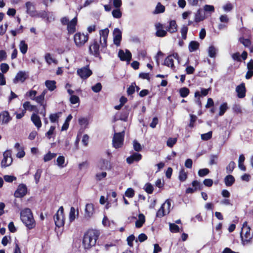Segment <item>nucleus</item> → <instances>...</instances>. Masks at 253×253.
Wrapping results in <instances>:
<instances>
[{
  "mask_svg": "<svg viewBox=\"0 0 253 253\" xmlns=\"http://www.w3.org/2000/svg\"><path fill=\"white\" fill-rule=\"evenodd\" d=\"M99 230L91 229L88 230L84 235L83 245L85 249L91 248L95 245L100 235Z\"/></svg>",
  "mask_w": 253,
  "mask_h": 253,
  "instance_id": "f257e3e1",
  "label": "nucleus"
},
{
  "mask_svg": "<svg viewBox=\"0 0 253 253\" xmlns=\"http://www.w3.org/2000/svg\"><path fill=\"white\" fill-rule=\"evenodd\" d=\"M20 218L22 222L29 229H32L35 227L36 222L30 209L23 210L20 213Z\"/></svg>",
  "mask_w": 253,
  "mask_h": 253,
  "instance_id": "f03ea898",
  "label": "nucleus"
},
{
  "mask_svg": "<svg viewBox=\"0 0 253 253\" xmlns=\"http://www.w3.org/2000/svg\"><path fill=\"white\" fill-rule=\"evenodd\" d=\"M240 235L242 244L243 246L252 244L253 234L251 232L250 228H242Z\"/></svg>",
  "mask_w": 253,
  "mask_h": 253,
  "instance_id": "7ed1b4c3",
  "label": "nucleus"
},
{
  "mask_svg": "<svg viewBox=\"0 0 253 253\" xmlns=\"http://www.w3.org/2000/svg\"><path fill=\"white\" fill-rule=\"evenodd\" d=\"M170 209L171 203L169 200H167L157 211L156 216L160 218L163 217L169 213L170 211Z\"/></svg>",
  "mask_w": 253,
  "mask_h": 253,
  "instance_id": "20e7f679",
  "label": "nucleus"
},
{
  "mask_svg": "<svg viewBox=\"0 0 253 253\" xmlns=\"http://www.w3.org/2000/svg\"><path fill=\"white\" fill-rule=\"evenodd\" d=\"M54 220L56 226L60 227L64 225L65 218L63 207H60L57 211L56 213L54 216Z\"/></svg>",
  "mask_w": 253,
  "mask_h": 253,
  "instance_id": "39448f33",
  "label": "nucleus"
},
{
  "mask_svg": "<svg viewBox=\"0 0 253 253\" xmlns=\"http://www.w3.org/2000/svg\"><path fill=\"white\" fill-rule=\"evenodd\" d=\"M88 36L83 33H77L74 35V40L77 47H81L88 41Z\"/></svg>",
  "mask_w": 253,
  "mask_h": 253,
  "instance_id": "423d86ee",
  "label": "nucleus"
},
{
  "mask_svg": "<svg viewBox=\"0 0 253 253\" xmlns=\"http://www.w3.org/2000/svg\"><path fill=\"white\" fill-rule=\"evenodd\" d=\"M125 131L115 133L113 139V145L115 148H119L122 146L124 142Z\"/></svg>",
  "mask_w": 253,
  "mask_h": 253,
  "instance_id": "0eeeda50",
  "label": "nucleus"
},
{
  "mask_svg": "<svg viewBox=\"0 0 253 253\" xmlns=\"http://www.w3.org/2000/svg\"><path fill=\"white\" fill-rule=\"evenodd\" d=\"M3 159L1 162V166L2 168H6L9 166L12 163L11 157V151L7 150L3 154Z\"/></svg>",
  "mask_w": 253,
  "mask_h": 253,
  "instance_id": "6e6552de",
  "label": "nucleus"
},
{
  "mask_svg": "<svg viewBox=\"0 0 253 253\" xmlns=\"http://www.w3.org/2000/svg\"><path fill=\"white\" fill-rule=\"evenodd\" d=\"M174 59L177 60L178 62H179V56L177 53H173L169 55L164 61V65L174 70L175 69L174 65Z\"/></svg>",
  "mask_w": 253,
  "mask_h": 253,
  "instance_id": "1a4fd4ad",
  "label": "nucleus"
},
{
  "mask_svg": "<svg viewBox=\"0 0 253 253\" xmlns=\"http://www.w3.org/2000/svg\"><path fill=\"white\" fill-rule=\"evenodd\" d=\"M109 33V30L108 28H105L99 31L100 35V41L99 42L101 44L102 48H105L107 46V40Z\"/></svg>",
  "mask_w": 253,
  "mask_h": 253,
  "instance_id": "9d476101",
  "label": "nucleus"
},
{
  "mask_svg": "<svg viewBox=\"0 0 253 253\" xmlns=\"http://www.w3.org/2000/svg\"><path fill=\"white\" fill-rule=\"evenodd\" d=\"M77 72V74L83 80L88 78L92 73L88 66L78 69Z\"/></svg>",
  "mask_w": 253,
  "mask_h": 253,
  "instance_id": "9b49d317",
  "label": "nucleus"
},
{
  "mask_svg": "<svg viewBox=\"0 0 253 253\" xmlns=\"http://www.w3.org/2000/svg\"><path fill=\"white\" fill-rule=\"evenodd\" d=\"M97 168L101 170H109L111 168V165L108 160L101 159L97 164Z\"/></svg>",
  "mask_w": 253,
  "mask_h": 253,
  "instance_id": "f8f14e48",
  "label": "nucleus"
},
{
  "mask_svg": "<svg viewBox=\"0 0 253 253\" xmlns=\"http://www.w3.org/2000/svg\"><path fill=\"white\" fill-rule=\"evenodd\" d=\"M118 56L121 60L129 62L131 59V53L127 49H126L125 52L120 49L118 52Z\"/></svg>",
  "mask_w": 253,
  "mask_h": 253,
  "instance_id": "ddd939ff",
  "label": "nucleus"
},
{
  "mask_svg": "<svg viewBox=\"0 0 253 253\" xmlns=\"http://www.w3.org/2000/svg\"><path fill=\"white\" fill-rule=\"evenodd\" d=\"M25 6L27 13L32 17H35L37 15V11L34 3L28 1L25 3Z\"/></svg>",
  "mask_w": 253,
  "mask_h": 253,
  "instance_id": "4468645a",
  "label": "nucleus"
},
{
  "mask_svg": "<svg viewBox=\"0 0 253 253\" xmlns=\"http://www.w3.org/2000/svg\"><path fill=\"white\" fill-rule=\"evenodd\" d=\"M89 50L90 53L94 55L95 57H98L99 55V45L97 41L94 40L93 43H92L89 47Z\"/></svg>",
  "mask_w": 253,
  "mask_h": 253,
  "instance_id": "2eb2a0df",
  "label": "nucleus"
},
{
  "mask_svg": "<svg viewBox=\"0 0 253 253\" xmlns=\"http://www.w3.org/2000/svg\"><path fill=\"white\" fill-rule=\"evenodd\" d=\"M27 193V187L24 184H20L18 186L14 193L15 197L20 198L24 196Z\"/></svg>",
  "mask_w": 253,
  "mask_h": 253,
  "instance_id": "dca6fc26",
  "label": "nucleus"
},
{
  "mask_svg": "<svg viewBox=\"0 0 253 253\" xmlns=\"http://www.w3.org/2000/svg\"><path fill=\"white\" fill-rule=\"evenodd\" d=\"M11 118L10 117L8 111H2L0 114V124L1 125L8 124Z\"/></svg>",
  "mask_w": 253,
  "mask_h": 253,
  "instance_id": "f3484780",
  "label": "nucleus"
},
{
  "mask_svg": "<svg viewBox=\"0 0 253 253\" xmlns=\"http://www.w3.org/2000/svg\"><path fill=\"white\" fill-rule=\"evenodd\" d=\"M113 36L114 44L117 46H119L122 39V32L118 28H115L113 32Z\"/></svg>",
  "mask_w": 253,
  "mask_h": 253,
  "instance_id": "a211bd4d",
  "label": "nucleus"
},
{
  "mask_svg": "<svg viewBox=\"0 0 253 253\" xmlns=\"http://www.w3.org/2000/svg\"><path fill=\"white\" fill-rule=\"evenodd\" d=\"M77 24V18L74 17L70 23L67 25V30L68 34H72L76 31V26Z\"/></svg>",
  "mask_w": 253,
  "mask_h": 253,
  "instance_id": "6ab92c4d",
  "label": "nucleus"
},
{
  "mask_svg": "<svg viewBox=\"0 0 253 253\" xmlns=\"http://www.w3.org/2000/svg\"><path fill=\"white\" fill-rule=\"evenodd\" d=\"M156 32V35L158 37H164L167 35V31L164 30L163 25L161 23H157L155 25Z\"/></svg>",
  "mask_w": 253,
  "mask_h": 253,
  "instance_id": "aec40b11",
  "label": "nucleus"
},
{
  "mask_svg": "<svg viewBox=\"0 0 253 253\" xmlns=\"http://www.w3.org/2000/svg\"><path fill=\"white\" fill-rule=\"evenodd\" d=\"M26 78L27 77L25 72L20 71L16 74L15 78L13 80V82L14 84H17L19 82L23 83Z\"/></svg>",
  "mask_w": 253,
  "mask_h": 253,
  "instance_id": "412c9836",
  "label": "nucleus"
},
{
  "mask_svg": "<svg viewBox=\"0 0 253 253\" xmlns=\"http://www.w3.org/2000/svg\"><path fill=\"white\" fill-rule=\"evenodd\" d=\"M78 123L81 129H84L87 127L89 123L88 117H81L78 119Z\"/></svg>",
  "mask_w": 253,
  "mask_h": 253,
  "instance_id": "4be33fe9",
  "label": "nucleus"
},
{
  "mask_svg": "<svg viewBox=\"0 0 253 253\" xmlns=\"http://www.w3.org/2000/svg\"><path fill=\"white\" fill-rule=\"evenodd\" d=\"M94 213V207L92 204H87L85 208L84 216L85 218H90Z\"/></svg>",
  "mask_w": 253,
  "mask_h": 253,
  "instance_id": "5701e85b",
  "label": "nucleus"
},
{
  "mask_svg": "<svg viewBox=\"0 0 253 253\" xmlns=\"http://www.w3.org/2000/svg\"><path fill=\"white\" fill-rule=\"evenodd\" d=\"M142 156L138 153H134L131 156L127 158L126 162L129 164H131L134 162H138L141 159Z\"/></svg>",
  "mask_w": 253,
  "mask_h": 253,
  "instance_id": "b1692460",
  "label": "nucleus"
},
{
  "mask_svg": "<svg viewBox=\"0 0 253 253\" xmlns=\"http://www.w3.org/2000/svg\"><path fill=\"white\" fill-rule=\"evenodd\" d=\"M236 91L238 94V97L240 98H244L246 95V88L244 83L236 87Z\"/></svg>",
  "mask_w": 253,
  "mask_h": 253,
  "instance_id": "393cba45",
  "label": "nucleus"
},
{
  "mask_svg": "<svg viewBox=\"0 0 253 253\" xmlns=\"http://www.w3.org/2000/svg\"><path fill=\"white\" fill-rule=\"evenodd\" d=\"M31 119L35 126L39 129L42 126V122L40 117L36 114H33L31 116Z\"/></svg>",
  "mask_w": 253,
  "mask_h": 253,
  "instance_id": "a878e982",
  "label": "nucleus"
},
{
  "mask_svg": "<svg viewBox=\"0 0 253 253\" xmlns=\"http://www.w3.org/2000/svg\"><path fill=\"white\" fill-rule=\"evenodd\" d=\"M205 18V14L203 12L202 9L199 8L195 14V21L198 23L203 21Z\"/></svg>",
  "mask_w": 253,
  "mask_h": 253,
  "instance_id": "bb28decb",
  "label": "nucleus"
},
{
  "mask_svg": "<svg viewBox=\"0 0 253 253\" xmlns=\"http://www.w3.org/2000/svg\"><path fill=\"white\" fill-rule=\"evenodd\" d=\"M177 25L175 20H171L169 22V25L166 29L167 31L170 33H173L177 31Z\"/></svg>",
  "mask_w": 253,
  "mask_h": 253,
  "instance_id": "cd10ccee",
  "label": "nucleus"
},
{
  "mask_svg": "<svg viewBox=\"0 0 253 253\" xmlns=\"http://www.w3.org/2000/svg\"><path fill=\"white\" fill-rule=\"evenodd\" d=\"M210 89H211L210 88L208 89L201 88V91H197L195 92V97L197 98L206 96L208 94L209 91Z\"/></svg>",
  "mask_w": 253,
  "mask_h": 253,
  "instance_id": "c85d7f7f",
  "label": "nucleus"
},
{
  "mask_svg": "<svg viewBox=\"0 0 253 253\" xmlns=\"http://www.w3.org/2000/svg\"><path fill=\"white\" fill-rule=\"evenodd\" d=\"M45 85L48 89L51 91H53L56 88L55 81L47 80L45 82Z\"/></svg>",
  "mask_w": 253,
  "mask_h": 253,
  "instance_id": "c756f323",
  "label": "nucleus"
},
{
  "mask_svg": "<svg viewBox=\"0 0 253 253\" xmlns=\"http://www.w3.org/2000/svg\"><path fill=\"white\" fill-rule=\"evenodd\" d=\"M235 182V178L232 175L229 174L224 178V182L227 186H232Z\"/></svg>",
  "mask_w": 253,
  "mask_h": 253,
  "instance_id": "7c9ffc66",
  "label": "nucleus"
},
{
  "mask_svg": "<svg viewBox=\"0 0 253 253\" xmlns=\"http://www.w3.org/2000/svg\"><path fill=\"white\" fill-rule=\"evenodd\" d=\"M56 165L60 168L65 167L67 164H65V157L63 156H59L56 160Z\"/></svg>",
  "mask_w": 253,
  "mask_h": 253,
  "instance_id": "2f4dec72",
  "label": "nucleus"
},
{
  "mask_svg": "<svg viewBox=\"0 0 253 253\" xmlns=\"http://www.w3.org/2000/svg\"><path fill=\"white\" fill-rule=\"evenodd\" d=\"M44 58L46 63L48 65L51 64L52 63H53L55 64H57V61L55 58H53L49 53H46L45 54Z\"/></svg>",
  "mask_w": 253,
  "mask_h": 253,
  "instance_id": "473e14b6",
  "label": "nucleus"
},
{
  "mask_svg": "<svg viewBox=\"0 0 253 253\" xmlns=\"http://www.w3.org/2000/svg\"><path fill=\"white\" fill-rule=\"evenodd\" d=\"M145 222V216L143 214H139L138 219L135 222V226L137 228H140Z\"/></svg>",
  "mask_w": 253,
  "mask_h": 253,
  "instance_id": "72a5a7b5",
  "label": "nucleus"
},
{
  "mask_svg": "<svg viewBox=\"0 0 253 253\" xmlns=\"http://www.w3.org/2000/svg\"><path fill=\"white\" fill-rule=\"evenodd\" d=\"M199 46V43L196 41H192L190 42L189 44V50L190 52H192L195 50H196Z\"/></svg>",
  "mask_w": 253,
  "mask_h": 253,
  "instance_id": "f704fd0d",
  "label": "nucleus"
},
{
  "mask_svg": "<svg viewBox=\"0 0 253 253\" xmlns=\"http://www.w3.org/2000/svg\"><path fill=\"white\" fill-rule=\"evenodd\" d=\"M217 51V48L214 46L211 45L208 48L209 56L211 58H215Z\"/></svg>",
  "mask_w": 253,
  "mask_h": 253,
  "instance_id": "c9c22d12",
  "label": "nucleus"
},
{
  "mask_svg": "<svg viewBox=\"0 0 253 253\" xmlns=\"http://www.w3.org/2000/svg\"><path fill=\"white\" fill-rule=\"evenodd\" d=\"M76 210L74 207H71L69 213V220L70 222H72L74 221L76 216L78 215V211H77V214H76Z\"/></svg>",
  "mask_w": 253,
  "mask_h": 253,
  "instance_id": "e433bc0d",
  "label": "nucleus"
},
{
  "mask_svg": "<svg viewBox=\"0 0 253 253\" xmlns=\"http://www.w3.org/2000/svg\"><path fill=\"white\" fill-rule=\"evenodd\" d=\"M19 49L21 53L23 54H25L27 52L28 45L24 41H21L20 42L19 44Z\"/></svg>",
  "mask_w": 253,
  "mask_h": 253,
  "instance_id": "4c0bfd02",
  "label": "nucleus"
},
{
  "mask_svg": "<svg viewBox=\"0 0 253 253\" xmlns=\"http://www.w3.org/2000/svg\"><path fill=\"white\" fill-rule=\"evenodd\" d=\"M61 112H58L55 114H51L49 116V119L51 122L55 123L58 121V119L61 115Z\"/></svg>",
  "mask_w": 253,
  "mask_h": 253,
  "instance_id": "58836bf2",
  "label": "nucleus"
},
{
  "mask_svg": "<svg viewBox=\"0 0 253 253\" xmlns=\"http://www.w3.org/2000/svg\"><path fill=\"white\" fill-rule=\"evenodd\" d=\"M165 10V7L160 2H158L154 12L155 14L163 13Z\"/></svg>",
  "mask_w": 253,
  "mask_h": 253,
  "instance_id": "ea45409f",
  "label": "nucleus"
},
{
  "mask_svg": "<svg viewBox=\"0 0 253 253\" xmlns=\"http://www.w3.org/2000/svg\"><path fill=\"white\" fill-rule=\"evenodd\" d=\"M56 155L57 154L56 153H51L50 152H49L44 156V162H47L48 161H50L51 160L55 158L56 156Z\"/></svg>",
  "mask_w": 253,
  "mask_h": 253,
  "instance_id": "a19ab883",
  "label": "nucleus"
},
{
  "mask_svg": "<svg viewBox=\"0 0 253 253\" xmlns=\"http://www.w3.org/2000/svg\"><path fill=\"white\" fill-rule=\"evenodd\" d=\"M228 107L227 106V103H222L219 107V115L221 116L224 115L225 112L226 111V110L228 109Z\"/></svg>",
  "mask_w": 253,
  "mask_h": 253,
  "instance_id": "79ce46f5",
  "label": "nucleus"
},
{
  "mask_svg": "<svg viewBox=\"0 0 253 253\" xmlns=\"http://www.w3.org/2000/svg\"><path fill=\"white\" fill-rule=\"evenodd\" d=\"M23 108H24L23 110H25V111L26 110H29L30 111H32L35 108V106H34V105H31L30 104V102H29V101L25 102L23 104Z\"/></svg>",
  "mask_w": 253,
  "mask_h": 253,
  "instance_id": "37998d69",
  "label": "nucleus"
},
{
  "mask_svg": "<svg viewBox=\"0 0 253 253\" xmlns=\"http://www.w3.org/2000/svg\"><path fill=\"white\" fill-rule=\"evenodd\" d=\"M187 178V172L185 171L184 169H181L179 172V179L181 181H184Z\"/></svg>",
  "mask_w": 253,
  "mask_h": 253,
  "instance_id": "c03bdc74",
  "label": "nucleus"
},
{
  "mask_svg": "<svg viewBox=\"0 0 253 253\" xmlns=\"http://www.w3.org/2000/svg\"><path fill=\"white\" fill-rule=\"evenodd\" d=\"M112 14L114 18L118 19L120 18L122 15V13L119 8L114 9L112 12Z\"/></svg>",
  "mask_w": 253,
  "mask_h": 253,
  "instance_id": "a18cd8bd",
  "label": "nucleus"
},
{
  "mask_svg": "<svg viewBox=\"0 0 253 253\" xmlns=\"http://www.w3.org/2000/svg\"><path fill=\"white\" fill-rule=\"evenodd\" d=\"M102 87V86L101 84L100 83H98L96 84L95 85L92 86L91 89L93 92L97 93L101 91Z\"/></svg>",
  "mask_w": 253,
  "mask_h": 253,
  "instance_id": "49530a36",
  "label": "nucleus"
},
{
  "mask_svg": "<svg viewBox=\"0 0 253 253\" xmlns=\"http://www.w3.org/2000/svg\"><path fill=\"white\" fill-rule=\"evenodd\" d=\"M176 138L170 137L167 140V145L168 147L171 148L176 143Z\"/></svg>",
  "mask_w": 253,
  "mask_h": 253,
  "instance_id": "de8ad7c7",
  "label": "nucleus"
},
{
  "mask_svg": "<svg viewBox=\"0 0 253 253\" xmlns=\"http://www.w3.org/2000/svg\"><path fill=\"white\" fill-rule=\"evenodd\" d=\"M169 230L170 232L172 233H177L179 232V227L176 225L175 223H171L169 224Z\"/></svg>",
  "mask_w": 253,
  "mask_h": 253,
  "instance_id": "09e8293b",
  "label": "nucleus"
},
{
  "mask_svg": "<svg viewBox=\"0 0 253 253\" xmlns=\"http://www.w3.org/2000/svg\"><path fill=\"white\" fill-rule=\"evenodd\" d=\"M42 173L41 169H38L34 175V179L36 184H38L40 181V177Z\"/></svg>",
  "mask_w": 253,
  "mask_h": 253,
  "instance_id": "8fccbe9b",
  "label": "nucleus"
},
{
  "mask_svg": "<svg viewBox=\"0 0 253 253\" xmlns=\"http://www.w3.org/2000/svg\"><path fill=\"white\" fill-rule=\"evenodd\" d=\"M179 93L182 97H186L189 93V90L186 87H183L180 89Z\"/></svg>",
  "mask_w": 253,
  "mask_h": 253,
  "instance_id": "3c124183",
  "label": "nucleus"
},
{
  "mask_svg": "<svg viewBox=\"0 0 253 253\" xmlns=\"http://www.w3.org/2000/svg\"><path fill=\"white\" fill-rule=\"evenodd\" d=\"M145 191L148 194L152 193L154 188L153 185L150 183H146L144 187Z\"/></svg>",
  "mask_w": 253,
  "mask_h": 253,
  "instance_id": "603ef678",
  "label": "nucleus"
},
{
  "mask_svg": "<svg viewBox=\"0 0 253 253\" xmlns=\"http://www.w3.org/2000/svg\"><path fill=\"white\" fill-rule=\"evenodd\" d=\"M210 170L208 169H202L199 170L198 175L200 177H204L208 174Z\"/></svg>",
  "mask_w": 253,
  "mask_h": 253,
  "instance_id": "864d4df0",
  "label": "nucleus"
},
{
  "mask_svg": "<svg viewBox=\"0 0 253 253\" xmlns=\"http://www.w3.org/2000/svg\"><path fill=\"white\" fill-rule=\"evenodd\" d=\"M212 131H210L207 133L202 134L201 135V139L203 140H208L210 139L212 137Z\"/></svg>",
  "mask_w": 253,
  "mask_h": 253,
  "instance_id": "5fc2aeb1",
  "label": "nucleus"
},
{
  "mask_svg": "<svg viewBox=\"0 0 253 253\" xmlns=\"http://www.w3.org/2000/svg\"><path fill=\"white\" fill-rule=\"evenodd\" d=\"M188 27L186 25H183L181 29V33L182 38L184 40L186 39V35L188 32Z\"/></svg>",
  "mask_w": 253,
  "mask_h": 253,
  "instance_id": "6e6d98bb",
  "label": "nucleus"
},
{
  "mask_svg": "<svg viewBox=\"0 0 253 253\" xmlns=\"http://www.w3.org/2000/svg\"><path fill=\"white\" fill-rule=\"evenodd\" d=\"M9 69V65L6 63H1L0 65V69L2 74L6 73L8 71Z\"/></svg>",
  "mask_w": 253,
  "mask_h": 253,
  "instance_id": "4d7b16f0",
  "label": "nucleus"
},
{
  "mask_svg": "<svg viewBox=\"0 0 253 253\" xmlns=\"http://www.w3.org/2000/svg\"><path fill=\"white\" fill-rule=\"evenodd\" d=\"M235 166L236 164L234 162H230L226 167L227 172L229 173H231L235 167Z\"/></svg>",
  "mask_w": 253,
  "mask_h": 253,
  "instance_id": "13d9d810",
  "label": "nucleus"
},
{
  "mask_svg": "<svg viewBox=\"0 0 253 253\" xmlns=\"http://www.w3.org/2000/svg\"><path fill=\"white\" fill-rule=\"evenodd\" d=\"M204 10L206 12L211 13L214 11V7L213 5L206 4L204 6Z\"/></svg>",
  "mask_w": 253,
  "mask_h": 253,
  "instance_id": "bf43d9fd",
  "label": "nucleus"
},
{
  "mask_svg": "<svg viewBox=\"0 0 253 253\" xmlns=\"http://www.w3.org/2000/svg\"><path fill=\"white\" fill-rule=\"evenodd\" d=\"M239 41L246 47H249L251 45V41L249 39L241 37L239 39Z\"/></svg>",
  "mask_w": 253,
  "mask_h": 253,
  "instance_id": "052dcab7",
  "label": "nucleus"
},
{
  "mask_svg": "<svg viewBox=\"0 0 253 253\" xmlns=\"http://www.w3.org/2000/svg\"><path fill=\"white\" fill-rule=\"evenodd\" d=\"M218 156L216 155H211L210 156V161L209 164L210 165H215L217 164Z\"/></svg>",
  "mask_w": 253,
  "mask_h": 253,
  "instance_id": "680f3d73",
  "label": "nucleus"
},
{
  "mask_svg": "<svg viewBox=\"0 0 253 253\" xmlns=\"http://www.w3.org/2000/svg\"><path fill=\"white\" fill-rule=\"evenodd\" d=\"M44 99V96L42 94H40L37 96L36 98H34V100L37 103L40 104L41 105H43V101Z\"/></svg>",
  "mask_w": 253,
  "mask_h": 253,
  "instance_id": "e2e57ef3",
  "label": "nucleus"
},
{
  "mask_svg": "<svg viewBox=\"0 0 253 253\" xmlns=\"http://www.w3.org/2000/svg\"><path fill=\"white\" fill-rule=\"evenodd\" d=\"M133 147L135 151L139 152L141 150L142 147L140 143L136 140H134L133 142Z\"/></svg>",
  "mask_w": 253,
  "mask_h": 253,
  "instance_id": "0e129e2a",
  "label": "nucleus"
},
{
  "mask_svg": "<svg viewBox=\"0 0 253 253\" xmlns=\"http://www.w3.org/2000/svg\"><path fill=\"white\" fill-rule=\"evenodd\" d=\"M232 109L233 111L237 114H240L242 113V108L239 104H235L233 105Z\"/></svg>",
  "mask_w": 253,
  "mask_h": 253,
  "instance_id": "69168bd1",
  "label": "nucleus"
},
{
  "mask_svg": "<svg viewBox=\"0 0 253 253\" xmlns=\"http://www.w3.org/2000/svg\"><path fill=\"white\" fill-rule=\"evenodd\" d=\"M134 191L132 188H128L125 192V195L127 197L132 198L134 196Z\"/></svg>",
  "mask_w": 253,
  "mask_h": 253,
  "instance_id": "338daca9",
  "label": "nucleus"
},
{
  "mask_svg": "<svg viewBox=\"0 0 253 253\" xmlns=\"http://www.w3.org/2000/svg\"><path fill=\"white\" fill-rule=\"evenodd\" d=\"M192 184L193 187L196 190L197 189H201L202 187V184L197 180L193 181L192 183Z\"/></svg>",
  "mask_w": 253,
  "mask_h": 253,
  "instance_id": "774afa93",
  "label": "nucleus"
}]
</instances>
